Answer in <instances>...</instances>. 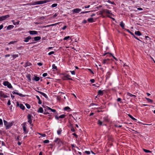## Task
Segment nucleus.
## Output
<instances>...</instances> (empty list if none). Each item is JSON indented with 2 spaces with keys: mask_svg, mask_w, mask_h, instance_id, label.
<instances>
[{
  "mask_svg": "<svg viewBox=\"0 0 155 155\" xmlns=\"http://www.w3.org/2000/svg\"><path fill=\"white\" fill-rule=\"evenodd\" d=\"M7 104L8 105H10L11 104L10 101V100H9L8 101Z\"/></svg>",
  "mask_w": 155,
  "mask_h": 155,
  "instance_id": "nucleus-56",
  "label": "nucleus"
},
{
  "mask_svg": "<svg viewBox=\"0 0 155 155\" xmlns=\"http://www.w3.org/2000/svg\"><path fill=\"white\" fill-rule=\"evenodd\" d=\"M96 65L98 68H100V69H101L102 71H103L104 70L103 68H101V64H99L98 66L97 65Z\"/></svg>",
  "mask_w": 155,
  "mask_h": 155,
  "instance_id": "nucleus-23",
  "label": "nucleus"
},
{
  "mask_svg": "<svg viewBox=\"0 0 155 155\" xmlns=\"http://www.w3.org/2000/svg\"><path fill=\"white\" fill-rule=\"evenodd\" d=\"M58 24V23H55V24H51V25H46V26H43L42 27H41V28H43L48 27H49L51 26H55V25H56L57 24Z\"/></svg>",
  "mask_w": 155,
  "mask_h": 155,
  "instance_id": "nucleus-12",
  "label": "nucleus"
},
{
  "mask_svg": "<svg viewBox=\"0 0 155 155\" xmlns=\"http://www.w3.org/2000/svg\"><path fill=\"white\" fill-rule=\"evenodd\" d=\"M146 99L147 100L148 102H153V101L149 98H146Z\"/></svg>",
  "mask_w": 155,
  "mask_h": 155,
  "instance_id": "nucleus-31",
  "label": "nucleus"
},
{
  "mask_svg": "<svg viewBox=\"0 0 155 155\" xmlns=\"http://www.w3.org/2000/svg\"><path fill=\"white\" fill-rule=\"evenodd\" d=\"M103 91L99 90L98 92V95H103Z\"/></svg>",
  "mask_w": 155,
  "mask_h": 155,
  "instance_id": "nucleus-16",
  "label": "nucleus"
},
{
  "mask_svg": "<svg viewBox=\"0 0 155 155\" xmlns=\"http://www.w3.org/2000/svg\"><path fill=\"white\" fill-rule=\"evenodd\" d=\"M43 112V110L42 107H40L38 110V112L39 113H42Z\"/></svg>",
  "mask_w": 155,
  "mask_h": 155,
  "instance_id": "nucleus-17",
  "label": "nucleus"
},
{
  "mask_svg": "<svg viewBox=\"0 0 155 155\" xmlns=\"http://www.w3.org/2000/svg\"><path fill=\"white\" fill-rule=\"evenodd\" d=\"M61 129L58 130L57 131V134H58V135L60 134H61Z\"/></svg>",
  "mask_w": 155,
  "mask_h": 155,
  "instance_id": "nucleus-41",
  "label": "nucleus"
},
{
  "mask_svg": "<svg viewBox=\"0 0 155 155\" xmlns=\"http://www.w3.org/2000/svg\"><path fill=\"white\" fill-rule=\"evenodd\" d=\"M20 108L22 109V110H24L25 109V107L22 104H21V105L20 106Z\"/></svg>",
  "mask_w": 155,
  "mask_h": 155,
  "instance_id": "nucleus-24",
  "label": "nucleus"
},
{
  "mask_svg": "<svg viewBox=\"0 0 155 155\" xmlns=\"http://www.w3.org/2000/svg\"><path fill=\"white\" fill-rule=\"evenodd\" d=\"M3 84L5 86H7L9 88H12V87L11 84L8 81H4L3 83Z\"/></svg>",
  "mask_w": 155,
  "mask_h": 155,
  "instance_id": "nucleus-3",
  "label": "nucleus"
},
{
  "mask_svg": "<svg viewBox=\"0 0 155 155\" xmlns=\"http://www.w3.org/2000/svg\"><path fill=\"white\" fill-rule=\"evenodd\" d=\"M90 81L92 83H94L95 81V80L94 79H91Z\"/></svg>",
  "mask_w": 155,
  "mask_h": 155,
  "instance_id": "nucleus-51",
  "label": "nucleus"
},
{
  "mask_svg": "<svg viewBox=\"0 0 155 155\" xmlns=\"http://www.w3.org/2000/svg\"><path fill=\"white\" fill-rule=\"evenodd\" d=\"M88 12H88V11L83 12H81V13L84 14V13H87Z\"/></svg>",
  "mask_w": 155,
  "mask_h": 155,
  "instance_id": "nucleus-62",
  "label": "nucleus"
},
{
  "mask_svg": "<svg viewBox=\"0 0 155 155\" xmlns=\"http://www.w3.org/2000/svg\"><path fill=\"white\" fill-rule=\"evenodd\" d=\"M31 39V37L29 36L28 37L26 38L24 40V41L26 42H28L29 40Z\"/></svg>",
  "mask_w": 155,
  "mask_h": 155,
  "instance_id": "nucleus-15",
  "label": "nucleus"
},
{
  "mask_svg": "<svg viewBox=\"0 0 155 155\" xmlns=\"http://www.w3.org/2000/svg\"><path fill=\"white\" fill-rule=\"evenodd\" d=\"M37 64L38 65L40 66H41L42 65V63L41 62L38 63Z\"/></svg>",
  "mask_w": 155,
  "mask_h": 155,
  "instance_id": "nucleus-55",
  "label": "nucleus"
},
{
  "mask_svg": "<svg viewBox=\"0 0 155 155\" xmlns=\"http://www.w3.org/2000/svg\"><path fill=\"white\" fill-rule=\"evenodd\" d=\"M137 9L139 10H142L143 9L142 8H137Z\"/></svg>",
  "mask_w": 155,
  "mask_h": 155,
  "instance_id": "nucleus-63",
  "label": "nucleus"
},
{
  "mask_svg": "<svg viewBox=\"0 0 155 155\" xmlns=\"http://www.w3.org/2000/svg\"><path fill=\"white\" fill-rule=\"evenodd\" d=\"M70 71L71 72L72 74L75 75V72L74 71Z\"/></svg>",
  "mask_w": 155,
  "mask_h": 155,
  "instance_id": "nucleus-44",
  "label": "nucleus"
},
{
  "mask_svg": "<svg viewBox=\"0 0 155 155\" xmlns=\"http://www.w3.org/2000/svg\"><path fill=\"white\" fill-rule=\"evenodd\" d=\"M31 115L30 114H28V122L30 124H31L32 123V120L31 119Z\"/></svg>",
  "mask_w": 155,
  "mask_h": 155,
  "instance_id": "nucleus-9",
  "label": "nucleus"
},
{
  "mask_svg": "<svg viewBox=\"0 0 155 155\" xmlns=\"http://www.w3.org/2000/svg\"><path fill=\"white\" fill-rule=\"evenodd\" d=\"M127 94L128 95L130 96V97H136V96L135 95H134V94H131L129 93H127Z\"/></svg>",
  "mask_w": 155,
  "mask_h": 155,
  "instance_id": "nucleus-29",
  "label": "nucleus"
},
{
  "mask_svg": "<svg viewBox=\"0 0 155 155\" xmlns=\"http://www.w3.org/2000/svg\"><path fill=\"white\" fill-rule=\"evenodd\" d=\"M38 103L39 104H41L42 102H41V101L40 99L39 100H38Z\"/></svg>",
  "mask_w": 155,
  "mask_h": 155,
  "instance_id": "nucleus-58",
  "label": "nucleus"
},
{
  "mask_svg": "<svg viewBox=\"0 0 155 155\" xmlns=\"http://www.w3.org/2000/svg\"><path fill=\"white\" fill-rule=\"evenodd\" d=\"M51 111L52 112H56V110H55V109H51Z\"/></svg>",
  "mask_w": 155,
  "mask_h": 155,
  "instance_id": "nucleus-60",
  "label": "nucleus"
},
{
  "mask_svg": "<svg viewBox=\"0 0 155 155\" xmlns=\"http://www.w3.org/2000/svg\"><path fill=\"white\" fill-rule=\"evenodd\" d=\"M28 32L30 35H36L38 34L37 31H28Z\"/></svg>",
  "mask_w": 155,
  "mask_h": 155,
  "instance_id": "nucleus-11",
  "label": "nucleus"
},
{
  "mask_svg": "<svg viewBox=\"0 0 155 155\" xmlns=\"http://www.w3.org/2000/svg\"><path fill=\"white\" fill-rule=\"evenodd\" d=\"M109 59L104 60L103 61V64H105L106 63L108 64L107 61H109Z\"/></svg>",
  "mask_w": 155,
  "mask_h": 155,
  "instance_id": "nucleus-27",
  "label": "nucleus"
},
{
  "mask_svg": "<svg viewBox=\"0 0 155 155\" xmlns=\"http://www.w3.org/2000/svg\"><path fill=\"white\" fill-rule=\"evenodd\" d=\"M66 28H67V26H64L63 28H62L63 30H64Z\"/></svg>",
  "mask_w": 155,
  "mask_h": 155,
  "instance_id": "nucleus-57",
  "label": "nucleus"
},
{
  "mask_svg": "<svg viewBox=\"0 0 155 155\" xmlns=\"http://www.w3.org/2000/svg\"><path fill=\"white\" fill-rule=\"evenodd\" d=\"M3 124V122L2 119H0V124L2 125Z\"/></svg>",
  "mask_w": 155,
  "mask_h": 155,
  "instance_id": "nucleus-54",
  "label": "nucleus"
},
{
  "mask_svg": "<svg viewBox=\"0 0 155 155\" xmlns=\"http://www.w3.org/2000/svg\"><path fill=\"white\" fill-rule=\"evenodd\" d=\"M104 13H106L107 14H111V11L109 10L108 9H104L102 11L101 14H102Z\"/></svg>",
  "mask_w": 155,
  "mask_h": 155,
  "instance_id": "nucleus-6",
  "label": "nucleus"
},
{
  "mask_svg": "<svg viewBox=\"0 0 155 155\" xmlns=\"http://www.w3.org/2000/svg\"><path fill=\"white\" fill-rule=\"evenodd\" d=\"M85 153L87 154H89L90 153V152L89 151H85Z\"/></svg>",
  "mask_w": 155,
  "mask_h": 155,
  "instance_id": "nucleus-48",
  "label": "nucleus"
},
{
  "mask_svg": "<svg viewBox=\"0 0 155 155\" xmlns=\"http://www.w3.org/2000/svg\"><path fill=\"white\" fill-rule=\"evenodd\" d=\"M41 39V37L39 36H37L34 37V40L35 41H38Z\"/></svg>",
  "mask_w": 155,
  "mask_h": 155,
  "instance_id": "nucleus-18",
  "label": "nucleus"
},
{
  "mask_svg": "<svg viewBox=\"0 0 155 155\" xmlns=\"http://www.w3.org/2000/svg\"><path fill=\"white\" fill-rule=\"evenodd\" d=\"M70 38V37L69 36H68L67 37H65L64 38V40H68V39Z\"/></svg>",
  "mask_w": 155,
  "mask_h": 155,
  "instance_id": "nucleus-39",
  "label": "nucleus"
},
{
  "mask_svg": "<svg viewBox=\"0 0 155 155\" xmlns=\"http://www.w3.org/2000/svg\"><path fill=\"white\" fill-rule=\"evenodd\" d=\"M10 16L9 15H5L2 16L0 17V21H2L5 20V19L9 18Z\"/></svg>",
  "mask_w": 155,
  "mask_h": 155,
  "instance_id": "nucleus-5",
  "label": "nucleus"
},
{
  "mask_svg": "<svg viewBox=\"0 0 155 155\" xmlns=\"http://www.w3.org/2000/svg\"><path fill=\"white\" fill-rule=\"evenodd\" d=\"M40 79V78L39 77H35V78L33 79V80H35L36 81H38Z\"/></svg>",
  "mask_w": 155,
  "mask_h": 155,
  "instance_id": "nucleus-25",
  "label": "nucleus"
},
{
  "mask_svg": "<svg viewBox=\"0 0 155 155\" xmlns=\"http://www.w3.org/2000/svg\"><path fill=\"white\" fill-rule=\"evenodd\" d=\"M87 20L89 22H93L94 21H93V18H88Z\"/></svg>",
  "mask_w": 155,
  "mask_h": 155,
  "instance_id": "nucleus-26",
  "label": "nucleus"
},
{
  "mask_svg": "<svg viewBox=\"0 0 155 155\" xmlns=\"http://www.w3.org/2000/svg\"><path fill=\"white\" fill-rule=\"evenodd\" d=\"M36 91H37V92H38V93H39L40 94H41V95H42L43 96H44L46 98H47V99L48 98V96H47V95L45 93H43V92H41V91H37V90H36Z\"/></svg>",
  "mask_w": 155,
  "mask_h": 155,
  "instance_id": "nucleus-10",
  "label": "nucleus"
},
{
  "mask_svg": "<svg viewBox=\"0 0 155 155\" xmlns=\"http://www.w3.org/2000/svg\"><path fill=\"white\" fill-rule=\"evenodd\" d=\"M3 27V26L2 25H0V30Z\"/></svg>",
  "mask_w": 155,
  "mask_h": 155,
  "instance_id": "nucleus-59",
  "label": "nucleus"
},
{
  "mask_svg": "<svg viewBox=\"0 0 155 155\" xmlns=\"http://www.w3.org/2000/svg\"><path fill=\"white\" fill-rule=\"evenodd\" d=\"M16 41H11L8 44L9 45H11V44H14L15 42Z\"/></svg>",
  "mask_w": 155,
  "mask_h": 155,
  "instance_id": "nucleus-46",
  "label": "nucleus"
},
{
  "mask_svg": "<svg viewBox=\"0 0 155 155\" xmlns=\"http://www.w3.org/2000/svg\"><path fill=\"white\" fill-rule=\"evenodd\" d=\"M120 26L123 28H124V24L122 21H121L120 24Z\"/></svg>",
  "mask_w": 155,
  "mask_h": 155,
  "instance_id": "nucleus-22",
  "label": "nucleus"
},
{
  "mask_svg": "<svg viewBox=\"0 0 155 155\" xmlns=\"http://www.w3.org/2000/svg\"><path fill=\"white\" fill-rule=\"evenodd\" d=\"M23 131L25 134H26L28 133V130H27L25 125H24L23 126Z\"/></svg>",
  "mask_w": 155,
  "mask_h": 155,
  "instance_id": "nucleus-13",
  "label": "nucleus"
},
{
  "mask_svg": "<svg viewBox=\"0 0 155 155\" xmlns=\"http://www.w3.org/2000/svg\"><path fill=\"white\" fill-rule=\"evenodd\" d=\"M135 33L136 35L139 36H140L141 35L140 32L139 31H136Z\"/></svg>",
  "mask_w": 155,
  "mask_h": 155,
  "instance_id": "nucleus-19",
  "label": "nucleus"
},
{
  "mask_svg": "<svg viewBox=\"0 0 155 155\" xmlns=\"http://www.w3.org/2000/svg\"><path fill=\"white\" fill-rule=\"evenodd\" d=\"M14 26L13 25H8L7 27V30H10L11 29H12L14 28Z\"/></svg>",
  "mask_w": 155,
  "mask_h": 155,
  "instance_id": "nucleus-21",
  "label": "nucleus"
},
{
  "mask_svg": "<svg viewBox=\"0 0 155 155\" xmlns=\"http://www.w3.org/2000/svg\"><path fill=\"white\" fill-rule=\"evenodd\" d=\"M71 76L68 74L64 76L62 78V79L63 80H72L71 78H70Z\"/></svg>",
  "mask_w": 155,
  "mask_h": 155,
  "instance_id": "nucleus-4",
  "label": "nucleus"
},
{
  "mask_svg": "<svg viewBox=\"0 0 155 155\" xmlns=\"http://www.w3.org/2000/svg\"><path fill=\"white\" fill-rule=\"evenodd\" d=\"M12 93L13 94H17V95H19V96H20L21 97H24L25 96L24 95H23L22 94H21L18 93V92H16L15 91H13L12 92Z\"/></svg>",
  "mask_w": 155,
  "mask_h": 155,
  "instance_id": "nucleus-14",
  "label": "nucleus"
},
{
  "mask_svg": "<svg viewBox=\"0 0 155 155\" xmlns=\"http://www.w3.org/2000/svg\"><path fill=\"white\" fill-rule=\"evenodd\" d=\"M65 117V115L64 114H62L59 116L60 118H63Z\"/></svg>",
  "mask_w": 155,
  "mask_h": 155,
  "instance_id": "nucleus-33",
  "label": "nucleus"
},
{
  "mask_svg": "<svg viewBox=\"0 0 155 155\" xmlns=\"http://www.w3.org/2000/svg\"><path fill=\"white\" fill-rule=\"evenodd\" d=\"M54 53V51H51L50 52H49L48 54L49 55H50L53 54Z\"/></svg>",
  "mask_w": 155,
  "mask_h": 155,
  "instance_id": "nucleus-45",
  "label": "nucleus"
},
{
  "mask_svg": "<svg viewBox=\"0 0 155 155\" xmlns=\"http://www.w3.org/2000/svg\"><path fill=\"white\" fill-rule=\"evenodd\" d=\"M143 150L146 153H150V152H151V151H150L148 150H146L145 149H143Z\"/></svg>",
  "mask_w": 155,
  "mask_h": 155,
  "instance_id": "nucleus-32",
  "label": "nucleus"
},
{
  "mask_svg": "<svg viewBox=\"0 0 155 155\" xmlns=\"http://www.w3.org/2000/svg\"><path fill=\"white\" fill-rule=\"evenodd\" d=\"M1 96L4 98H7L8 97V96L5 95L4 94H1Z\"/></svg>",
  "mask_w": 155,
  "mask_h": 155,
  "instance_id": "nucleus-35",
  "label": "nucleus"
},
{
  "mask_svg": "<svg viewBox=\"0 0 155 155\" xmlns=\"http://www.w3.org/2000/svg\"><path fill=\"white\" fill-rule=\"evenodd\" d=\"M12 56L14 58V59L15 58L18 57V54H13L12 55Z\"/></svg>",
  "mask_w": 155,
  "mask_h": 155,
  "instance_id": "nucleus-36",
  "label": "nucleus"
},
{
  "mask_svg": "<svg viewBox=\"0 0 155 155\" xmlns=\"http://www.w3.org/2000/svg\"><path fill=\"white\" fill-rule=\"evenodd\" d=\"M58 5V4H57V3H54V4H53L52 5H51V7L52 8H54V7H56Z\"/></svg>",
  "mask_w": 155,
  "mask_h": 155,
  "instance_id": "nucleus-34",
  "label": "nucleus"
},
{
  "mask_svg": "<svg viewBox=\"0 0 155 155\" xmlns=\"http://www.w3.org/2000/svg\"><path fill=\"white\" fill-rule=\"evenodd\" d=\"M10 56V54H6L5 55V57H9Z\"/></svg>",
  "mask_w": 155,
  "mask_h": 155,
  "instance_id": "nucleus-64",
  "label": "nucleus"
},
{
  "mask_svg": "<svg viewBox=\"0 0 155 155\" xmlns=\"http://www.w3.org/2000/svg\"><path fill=\"white\" fill-rule=\"evenodd\" d=\"M49 142V141L48 140H45L43 142L44 143H48Z\"/></svg>",
  "mask_w": 155,
  "mask_h": 155,
  "instance_id": "nucleus-43",
  "label": "nucleus"
},
{
  "mask_svg": "<svg viewBox=\"0 0 155 155\" xmlns=\"http://www.w3.org/2000/svg\"><path fill=\"white\" fill-rule=\"evenodd\" d=\"M19 22H20V21H18L16 22V23H13V24L14 25H15L16 24H17V25H18L19 23Z\"/></svg>",
  "mask_w": 155,
  "mask_h": 155,
  "instance_id": "nucleus-49",
  "label": "nucleus"
},
{
  "mask_svg": "<svg viewBox=\"0 0 155 155\" xmlns=\"http://www.w3.org/2000/svg\"><path fill=\"white\" fill-rule=\"evenodd\" d=\"M71 130L73 132L75 131V130H74V128H73V127L71 128Z\"/></svg>",
  "mask_w": 155,
  "mask_h": 155,
  "instance_id": "nucleus-52",
  "label": "nucleus"
},
{
  "mask_svg": "<svg viewBox=\"0 0 155 155\" xmlns=\"http://www.w3.org/2000/svg\"><path fill=\"white\" fill-rule=\"evenodd\" d=\"M54 142L57 143L58 144H59L60 146V144L61 143H62V141L60 140V139L58 138H56L54 140Z\"/></svg>",
  "mask_w": 155,
  "mask_h": 155,
  "instance_id": "nucleus-7",
  "label": "nucleus"
},
{
  "mask_svg": "<svg viewBox=\"0 0 155 155\" xmlns=\"http://www.w3.org/2000/svg\"><path fill=\"white\" fill-rule=\"evenodd\" d=\"M31 65V64L30 63L27 62L26 63L25 65H24V67H26L28 66H30Z\"/></svg>",
  "mask_w": 155,
  "mask_h": 155,
  "instance_id": "nucleus-20",
  "label": "nucleus"
},
{
  "mask_svg": "<svg viewBox=\"0 0 155 155\" xmlns=\"http://www.w3.org/2000/svg\"><path fill=\"white\" fill-rule=\"evenodd\" d=\"M52 69H55L56 70H57V67L56 66H55V64H53L52 65Z\"/></svg>",
  "mask_w": 155,
  "mask_h": 155,
  "instance_id": "nucleus-28",
  "label": "nucleus"
},
{
  "mask_svg": "<svg viewBox=\"0 0 155 155\" xmlns=\"http://www.w3.org/2000/svg\"><path fill=\"white\" fill-rule=\"evenodd\" d=\"M16 104L17 106L20 107V106L21 104H19L18 102H16Z\"/></svg>",
  "mask_w": 155,
  "mask_h": 155,
  "instance_id": "nucleus-53",
  "label": "nucleus"
},
{
  "mask_svg": "<svg viewBox=\"0 0 155 155\" xmlns=\"http://www.w3.org/2000/svg\"><path fill=\"white\" fill-rule=\"evenodd\" d=\"M50 1L49 0H44L41 1H39L37 2H34L31 3L30 4L33 5H40L49 2Z\"/></svg>",
  "mask_w": 155,
  "mask_h": 155,
  "instance_id": "nucleus-1",
  "label": "nucleus"
},
{
  "mask_svg": "<svg viewBox=\"0 0 155 155\" xmlns=\"http://www.w3.org/2000/svg\"><path fill=\"white\" fill-rule=\"evenodd\" d=\"M133 37L136 39L138 40H139L140 41V40L137 37H136V36H135L134 35H134H133Z\"/></svg>",
  "mask_w": 155,
  "mask_h": 155,
  "instance_id": "nucleus-50",
  "label": "nucleus"
},
{
  "mask_svg": "<svg viewBox=\"0 0 155 155\" xmlns=\"http://www.w3.org/2000/svg\"><path fill=\"white\" fill-rule=\"evenodd\" d=\"M99 125H102V121H101V120H99L98 121V123H97Z\"/></svg>",
  "mask_w": 155,
  "mask_h": 155,
  "instance_id": "nucleus-37",
  "label": "nucleus"
},
{
  "mask_svg": "<svg viewBox=\"0 0 155 155\" xmlns=\"http://www.w3.org/2000/svg\"><path fill=\"white\" fill-rule=\"evenodd\" d=\"M117 101H121V99L120 98H118L117 100Z\"/></svg>",
  "mask_w": 155,
  "mask_h": 155,
  "instance_id": "nucleus-61",
  "label": "nucleus"
},
{
  "mask_svg": "<svg viewBox=\"0 0 155 155\" xmlns=\"http://www.w3.org/2000/svg\"><path fill=\"white\" fill-rule=\"evenodd\" d=\"M128 116H129L132 119L134 120H137L133 117L131 115L129 114H128Z\"/></svg>",
  "mask_w": 155,
  "mask_h": 155,
  "instance_id": "nucleus-30",
  "label": "nucleus"
},
{
  "mask_svg": "<svg viewBox=\"0 0 155 155\" xmlns=\"http://www.w3.org/2000/svg\"><path fill=\"white\" fill-rule=\"evenodd\" d=\"M126 30L127 31V32H129L130 34L132 35H134V34L133 33H132V32H130L128 29H126Z\"/></svg>",
  "mask_w": 155,
  "mask_h": 155,
  "instance_id": "nucleus-42",
  "label": "nucleus"
},
{
  "mask_svg": "<svg viewBox=\"0 0 155 155\" xmlns=\"http://www.w3.org/2000/svg\"><path fill=\"white\" fill-rule=\"evenodd\" d=\"M70 109V108L68 107H65L64 108V109L65 110H69Z\"/></svg>",
  "mask_w": 155,
  "mask_h": 155,
  "instance_id": "nucleus-40",
  "label": "nucleus"
},
{
  "mask_svg": "<svg viewBox=\"0 0 155 155\" xmlns=\"http://www.w3.org/2000/svg\"><path fill=\"white\" fill-rule=\"evenodd\" d=\"M81 11V9L78 8H77L73 10L72 11L74 13H78Z\"/></svg>",
  "mask_w": 155,
  "mask_h": 155,
  "instance_id": "nucleus-8",
  "label": "nucleus"
},
{
  "mask_svg": "<svg viewBox=\"0 0 155 155\" xmlns=\"http://www.w3.org/2000/svg\"><path fill=\"white\" fill-rule=\"evenodd\" d=\"M25 105L27 108L28 109H30L31 107L30 105L28 104H25Z\"/></svg>",
  "mask_w": 155,
  "mask_h": 155,
  "instance_id": "nucleus-38",
  "label": "nucleus"
},
{
  "mask_svg": "<svg viewBox=\"0 0 155 155\" xmlns=\"http://www.w3.org/2000/svg\"><path fill=\"white\" fill-rule=\"evenodd\" d=\"M4 125L6 126V129H9L12 125L13 123L12 122L8 123V122L5 120H3Z\"/></svg>",
  "mask_w": 155,
  "mask_h": 155,
  "instance_id": "nucleus-2",
  "label": "nucleus"
},
{
  "mask_svg": "<svg viewBox=\"0 0 155 155\" xmlns=\"http://www.w3.org/2000/svg\"><path fill=\"white\" fill-rule=\"evenodd\" d=\"M47 75H48V74L47 73H44L43 74L42 76L44 77H45L46 76H47Z\"/></svg>",
  "mask_w": 155,
  "mask_h": 155,
  "instance_id": "nucleus-47",
  "label": "nucleus"
}]
</instances>
